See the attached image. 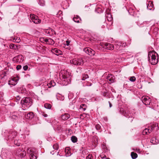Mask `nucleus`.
Wrapping results in <instances>:
<instances>
[{"label": "nucleus", "instance_id": "de8ad7c7", "mask_svg": "<svg viewBox=\"0 0 159 159\" xmlns=\"http://www.w3.org/2000/svg\"><path fill=\"white\" fill-rule=\"evenodd\" d=\"M22 156V157H24L25 156V154H24V153H23Z\"/></svg>", "mask_w": 159, "mask_h": 159}, {"label": "nucleus", "instance_id": "4468645a", "mask_svg": "<svg viewBox=\"0 0 159 159\" xmlns=\"http://www.w3.org/2000/svg\"><path fill=\"white\" fill-rule=\"evenodd\" d=\"M107 79L111 83L114 82V79L113 76L111 75L108 76L107 77Z\"/></svg>", "mask_w": 159, "mask_h": 159}, {"label": "nucleus", "instance_id": "c03bdc74", "mask_svg": "<svg viewBox=\"0 0 159 159\" xmlns=\"http://www.w3.org/2000/svg\"><path fill=\"white\" fill-rule=\"evenodd\" d=\"M123 111V114L125 116H127V115H126L125 114V113H126V112L125 111V112L123 110H122Z\"/></svg>", "mask_w": 159, "mask_h": 159}, {"label": "nucleus", "instance_id": "c9c22d12", "mask_svg": "<svg viewBox=\"0 0 159 159\" xmlns=\"http://www.w3.org/2000/svg\"><path fill=\"white\" fill-rule=\"evenodd\" d=\"M21 68V65H18L16 66V69L17 70H20Z\"/></svg>", "mask_w": 159, "mask_h": 159}, {"label": "nucleus", "instance_id": "aec40b11", "mask_svg": "<svg viewBox=\"0 0 159 159\" xmlns=\"http://www.w3.org/2000/svg\"><path fill=\"white\" fill-rule=\"evenodd\" d=\"M71 139L72 141L74 143L76 142L77 141V138L74 136H72L71 137Z\"/></svg>", "mask_w": 159, "mask_h": 159}, {"label": "nucleus", "instance_id": "ddd939ff", "mask_svg": "<svg viewBox=\"0 0 159 159\" xmlns=\"http://www.w3.org/2000/svg\"><path fill=\"white\" fill-rule=\"evenodd\" d=\"M73 19L75 22L78 23H80V21L81 20L80 17L78 16H75Z\"/></svg>", "mask_w": 159, "mask_h": 159}, {"label": "nucleus", "instance_id": "423d86ee", "mask_svg": "<svg viewBox=\"0 0 159 159\" xmlns=\"http://www.w3.org/2000/svg\"><path fill=\"white\" fill-rule=\"evenodd\" d=\"M24 57L22 55H19L14 57L13 61L16 62H21L23 60Z\"/></svg>", "mask_w": 159, "mask_h": 159}, {"label": "nucleus", "instance_id": "6e6d98bb", "mask_svg": "<svg viewBox=\"0 0 159 159\" xmlns=\"http://www.w3.org/2000/svg\"><path fill=\"white\" fill-rule=\"evenodd\" d=\"M104 146H105V145H103V148H104Z\"/></svg>", "mask_w": 159, "mask_h": 159}, {"label": "nucleus", "instance_id": "5701e85b", "mask_svg": "<svg viewBox=\"0 0 159 159\" xmlns=\"http://www.w3.org/2000/svg\"><path fill=\"white\" fill-rule=\"evenodd\" d=\"M44 107L46 108L50 109L51 108L52 106L50 104L45 103L44 105Z\"/></svg>", "mask_w": 159, "mask_h": 159}, {"label": "nucleus", "instance_id": "09e8293b", "mask_svg": "<svg viewBox=\"0 0 159 159\" xmlns=\"http://www.w3.org/2000/svg\"><path fill=\"white\" fill-rule=\"evenodd\" d=\"M106 158V156H104L103 157V158Z\"/></svg>", "mask_w": 159, "mask_h": 159}, {"label": "nucleus", "instance_id": "0eeeda50", "mask_svg": "<svg viewBox=\"0 0 159 159\" xmlns=\"http://www.w3.org/2000/svg\"><path fill=\"white\" fill-rule=\"evenodd\" d=\"M102 47L107 49L112 50L114 49V46L112 44L106 43L102 45Z\"/></svg>", "mask_w": 159, "mask_h": 159}, {"label": "nucleus", "instance_id": "f257e3e1", "mask_svg": "<svg viewBox=\"0 0 159 159\" xmlns=\"http://www.w3.org/2000/svg\"><path fill=\"white\" fill-rule=\"evenodd\" d=\"M21 104L23 109V107L24 108V106H26L28 108H29L32 104V99L30 97L23 98L21 101Z\"/></svg>", "mask_w": 159, "mask_h": 159}, {"label": "nucleus", "instance_id": "cd10ccee", "mask_svg": "<svg viewBox=\"0 0 159 159\" xmlns=\"http://www.w3.org/2000/svg\"><path fill=\"white\" fill-rule=\"evenodd\" d=\"M157 125H158L157 123L153 124L151 126V129L150 130H151L152 131L154 129V128L155 127L157 126Z\"/></svg>", "mask_w": 159, "mask_h": 159}, {"label": "nucleus", "instance_id": "bb28decb", "mask_svg": "<svg viewBox=\"0 0 159 159\" xmlns=\"http://www.w3.org/2000/svg\"><path fill=\"white\" fill-rule=\"evenodd\" d=\"M53 148L55 150H58L59 148L58 144L56 143L53 146Z\"/></svg>", "mask_w": 159, "mask_h": 159}, {"label": "nucleus", "instance_id": "c756f323", "mask_svg": "<svg viewBox=\"0 0 159 159\" xmlns=\"http://www.w3.org/2000/svg\"><path fill=\"white\" fill-rule=\"evenodd\" d=\"M93 157L92 154H89L86 157V159H93Z\"/></svg>", "mask_w": 159, "mask_h": 159}, {"label": "nucleus", "instance_id": "393cba45", "mask_svg": "<svg viewBox=\"0 0 159 159\" xmlns=\"http://www.w3.org/2000/svg\"><path fill=\"white\" fill-rule=\"evenodd\" d=\"M82 109V111H85L86 109V105L85 104H82L80 106V109Z\"/></svg>", "mask_w": 159, "mask_h": 159}, {"label": "nucleus", "instance_id": "6ab92c4d", "mask_svg": "<svg viewBox=\"0 0 159 159\" xmlns=\"http://www.w3.org/2000/svg\"><path fill=\"white\" fill-rule=\"evenodd\" d=\"M77 58H75L71 60L70 61V63L74 65H76V64H77L76 63L77 62Z\"/></svg>", "mask_w": 159, "mask_h": 159}, {"label": "nucleus", "instance_id": "3c124183", "mask_svg": "<svg viewBox=\"0 0 159 159\" xmlns=\"http://www.w3.org/2000/svg\"><path fill=\"white\" fill-rule=\"evenodd\" d=\"M12 133H13V134H15V132H12Z\"/></svg>", "mask_w": 159, "mask_h": 159}, {"label": "nucleus", "instance_id": "37998d69", "mask_svg": "<svg viewBox=\"0 0 159 159\" xmlns=\"http://www.w3.org/2000/svg\"><path fill=\"white\" fill-rule=\"evenodd\" d=\"M2 74H3L4 76L6 75V73L5 72L3 71V72L2 73Z\"/></svg>", "mask_w": 159, "mask_h": 159}, {"label": "nucleus", "instance_id": "b1692460", "mask_svg": "<svg viewBox=\"0 0 159 159\" xmlns=\"http://www.w3.org/2000/svg\"><path fill=\"white\" fill-rule=\"evenodd\" d=\"M10 80H13V81H15L16 82H17L19 80V78L17 76L16 77L12 76Z\"/></svg>", "mask_w": 159, "mask_h": 159}, {"label": "nucleus", "instance_id": "7ed1b4c3", "mask_svg": "<svg viewBox=\"0 0 159 159\" xmlns=\"http://www.w3.org/2000/svg\"><path fill=\"white\" fill-rule=\"evenodd\" d=\"M84 51L86 53L91 56H94L95 53V52L94 51L89 48H84Z\"/></svg>", "mask_w": 159, "mask_h": 159}, {"label": "nucleus", "instance_id": "7c9ffc66", "mask_svg": "<svg viewBox=\"0 0 159 159\" xmlns=\"http://www.w3.org/2000/svg\"><path fill=\"white\" fill-rule=\"evenodd\" d=\"M37 157L36 156L31 154H30V159H36Z\"/></svg>", "mask_w": 159, "mask_h": 159}, {"label": "nucleus", "instance_id": "a211bd4d", "mask_svg": "<svg viewBox=\"0 0 159 159\" xmlns=\"http://www.w3.org/2000/svg\"><path fill=\"white\" fill-rule=\"evenodd\" d=\"M17 82H16L13 80H10L9 81V85H15L17 84Z\"/></svg>", "mask_w": 159, "mask_h": 159}, {"label": "nucleus", "instance_id": "2f4dec72", "mask_svg": "<svg viewBox=\"0 0 159 159\" xmlns=\"http://www.w3.org/2000/svg\"><path fill=\"white\" fill-rule=\"evenodd\" d=\"M95 128L97 130H99L101 128V126L97 124L95 125Z\"/></svg>", "mask_w": 159, "mask_h": 159}, {"label": "nucleus", "instance_id": "2eb2a0df", "mask_svg": "<svg viewBox=\"0 0 159 159\" xmlns=\"http://www.w3.org/2000/svg\"><path fill=\"white\" fill-rule=\"evenodd\" d=\"M76 65H80L83 64V61L81 58H77Z\"/></svg>", "mask_w": 159, "mask_h": 159}, {"label": "nucleus", "instance_id": "a19ab883", "mask_svg": "<svg viewBox=\"0 0 159 159\" xmlns=\"http://www.w3.org/2000/svg\"><path fill=\"white\" fill-rule=\"evenodd\" d=\"M43 115L44 117H47L48 116V115L47 114H45L44 113H43Z\"/></svg>", "mask_w": 159, "mask_h": 159}, {"label": "nucleus", "instance_id": "4be33fe9", "mask_svg": "<svg viewBox=\"0 0 159 159\" xmlns=\"http://www.w3.org/2000/svg\"><path fill=\"white\" fill-rule=\"evenodd\" d=\"M107 20L109 21H111L113 20V18L112 17L111 15L110 14H108V15L107 16Z\"/></svg>", "mask_w": 159, "mask_h": 159}, {"label": "nucleus", "instance_id": "a878e982", "mask_svg": "<svg viewBox=\"0 0 159 159\" xmlns=\"http://www.w3.org/2000/svg\"><path fill=\"white\" fill-rule=\"evenodd\" d=\"M14 114L12 116L11 118L13 119L16 120L18 118V116L16 114V112H14Z\"/></svg>", "mask_w": 159, "mask_h": 159}, {"label": "nucleus", "instance_id": "9b49d317", "mask_svg": "<svg viewBox=\"0 0 159 159\" xmlns=\"http://www.w3.org/2000/svg\"><path fill=\"white\" fill-rule=\"evenodd\" d=\"M152 132V130H150L149 129H148L147 128L145 129L142 132V134L143 135H145L148 134V133H150Z\"/></svg>", "mask_w": 159, "mask_h": 159}, {"label": "nucleus", "instance_id": "603ef678", "mask_svg": "<svg viewBox=\"0 0 159 159\" xmlns=\"http://www.w3.org/2000/svg\"><path fill=\"white\" fill-rule=\"evenodd\" d=\"M10 136L11 137H12L14 138V136H12H12H11V135H10Z\"/></svg>", "mask_w": 159, "mask_h": 159}, {"label": "nucleus", "instance_id": "39448f33", "mask_svg": "<svg viewBox=\"0 0 159 159\" xmlns=\"http://www.w3.org/2000/svg\"><path fill=\"white\" fill-rule=\"evenodd\" d=\"M151 56V59L152 62H151V64L153 65H154L156 64L158 62V60L156 59V56L155 54H152L151 55V54L149 53L148 55V59L150 60V57Z\"/></svg>", "mask_w": 159, "mask_h": 159}, {"label": "nucleus", "instance_id": "ea45409f", "mask_svg": "<svg viewBox=\"0 0 159 159\" xmlns=\"http://www.w3.org/2000/svg\"><path fill=\"white\" fill-rule=\"evenodd\" d=\"M66 42L67 46H68L69 45L70 42L68 40H66Z\"/></svg>", "mask_w": 159, "mask_h": 159}, {"label": "nucleus", "instance_id": "a18cd8bd", "mask_svg": "<svg viewBox=\"0 0 159 159\" xmlns=\"http://www.w3.org/2000/svg\"><path fill=\"white\" fill-rule=\"evenodd\" d=\"M107 93L106 92H104L103 93V95L104 96H105L106 95Z\"/></svg>", "mask_w": 159, "mask_h": 159}, {"label": "nucleus", "instance_id": "79ce46f5", "mask_svg": "<svg viewBox=\"0 0 159 159\" xmlns=\"http://www.w3.org/2000/svg\"><path fill=\"white\" fill-rule=\"evenodd\" d=\"M108 103H109V107H111L112 106V105L111 103V102L110 101L108 102Z\"/></svg>", "mask_w": 159, "mask_h": 159}, {"label": "nucleus", "instance_id": "f704fd0d", "mask_svg": "<svg viewBox=\"0 0 159 159\" xmlns=\"http://www.w3.org/2000/svg\"><path fill=\"white\" fill-rule=\"evenodd\" d=\"M15 45L13 44H11L10 45V48L11 49H14L15 48Z\"/></svg>", "mask_w": 159, "mask_h": 159}, {"label": "nucleus", "instance_id": "6e6552de", "mask_svg": "<svg viewBox=\"0 0 159 159\" xmlns=\"http://www.w3.org/2000/svg\"><path fill=\"white\" fill-rule=\"evenodd\" d=\"M142 101L145 105H149L151 102V99L148 97L142 98Z\"/></svg>", "mask_w": 159, "mask_h": 159}, {"label": "nucleus", "instance_id": "4d7b16f0", "mask_svg": "<svg viewBox=\"0 0 159 159\" xmlns=\"http://www.w3.org/2000/svg\"><path fill=\"white\" fill-rule=\"evenodd\" d=\"M60 12H61V13H62V12L61 11H60Z\"/></svg>", "mask_w": 159, "mask_h": 159}, {"label": "nucleus", "instance_id": "f03ea898", "mask_svg": "<svg viewBox=\"0 0 159 159\" xmlns=\"http://www.w3.org/2000/svg\"><path fill=\"white\" fill-rule=\"evenodd\" d=\"M30 18L32 21L35 24H38L41 23V20L39 19L38 16L34 15H31L30 16Z\"/></svg>", "mask_w": 159, "mask_h": 159}, {"label": "nucleus", "instance_id": "473e14b6", "mask_svg": "<svg viewBox=\"0 0 159 159\" xmlns=\"http://www.w3.org/2000/svg\"><path fill=\"white\" fill-rule=\"evenodd\" d=\"M20 98L19 96H18L15 98V100L16 102H18L20 100Z\"/></svg>", "mask_w": 159, "mask_h": 159}, {"label": "nucleus", "instance_id": "49530a36", "mask_svg": "<svg viewBox=\"0 0 159 159\" xmlns=\"http://www.w3.org/2000/svg\"><path fill=\"white\" fill-rule=\"evenodd\" d=\"M63 78L64 79L66 78V75H63Z\"/></svg>", "mask_w": 159, "mask_h": 159}, {"label": "nucleus", "instance_id": "5fc2aeb1", "mask_svg": "<svg viewBox=\"0 0 159 159\" xmlns=\"http://www.w3.org/2000/svg\"><path fill=\"white\" fill-rule=\"evenodd\" d=\"M107 159H110L109 158H107Z\"/></svg>", "mask_w": 159, "mask_h": 159}, {"label": "nucleus", "instance_id": "f3484780", "mask_svg": "<svg viewBox=\"0 0 159 159\" xmlns=\"http://www.w3.org/2000/svg\"><path fill=\"white\" fill-rule=\"evenodd\" d=\"M55 85V83L53 81H51L47 84L48 88H50L52 86H54Z\"/></svg>", "mask_w": 159, "mask_h": 159}, {"label": "nucleus", "instance_id": "72a5a7b5", "mask_svg": "<svg viewBox=\"0 0 159 159\" xmlns=\"http://www.w3.org/2000/svg\"><path fill=\"white\" fill-rule=\"evenodd\" d=\"M46 32L48 33V34H49L50 35H53V33H51L50 32V30H49V29L48 30H47L46 31Z\"/></svg>", "mask_w": 159, "mask_h": 159}, {"label": "nucleus", "instance_id": "e433bc0d", "mask_svg": "<svg viewBox=\"0 0 159 159\" xmlns=\"http://www.w3.org/2000/svg\"><path fill=\"white\" fill-rule=\"evenodd\" d=\"M28 68V66L27 65H25L23 66V68L25 70H27Z\"/></svg>", "mask_w": 159, "mask_h": 159}, {"label": "nucleus", "instance_id": "dca6fc26", "mask_svg": "<svg viewBox=\"0 0 159 159\" xmlns=\"http://www.w3.org/2000/svg\"><path fill=\"white\" fill-rule=\"evenodd\" d=\"M131 156L132 158L133 159L136 158L138 157L137 154L134 152H131Z\"/></svg>", "mask_w": 159, "mask_h": 159}, {"label": "nucleus", "instance_id": "58836bf2", "mask_svg": "<svg viewBox=\"0 0 159 159\" xmlns=\"http://www.w3.org/2000/svg\"><path fill=\"white\" fill-rule=\"evenodd\" d=\"M42 39L44 40V41L46 42H47L48 41V39H44V38H41L40 40H41Z\"/></svg>", "mask_w": 159, "mask_h": 159}, {"label": "nucleus", "instance_id": "9d476101", "mask_svg": "<svg viewBox=\"0 0 159 159\" xmlns=\"http://www.w3.org/2000/svg\"><path fill=\"white\" fill-rule=\"evenodd\" d=\"M34 116V113L32 112H30L27 114L26 117L27 119H31Z\"/></svg>", "mask_w": 159, "mask_h": 159}, {"label": "nucleus", "instance_id": "1a4fd4ad", "mask_svg": "<svg viewBox=\"0 0 159 159\" xmlns=\"http://www.w3.org/2000/svg\"><path fill=\"white\" fill-rule=\"evenodd\" d=\"M51 52L56 55L58 56L62 54V52L57 48L52 49L51 50Z\"/></svg>", "mask_w": 159, "mask_h": 159}, {"label": "nucleus", "instance_id": "c85d7f7f", "mask_svg": "<svg viewBox=\"0 0 159 159\" xmlns=\"http://www.w3.org/2000/svg\"><path fill=\"white\" fill-rule=\"evenodd\" d=\"M129 80L132 82H134L136 80V78L134 76H132L130 78Z\"/></svg>", "mask_w": 159, "mask_h": 159}, {"label": "nucleus", "instance_id": "f8f14e48", "mask_svg": "<svg viewBox=\"0 0 159 159\" xmlns=\"http://www.w3.org/2000/svg\"><path fill=\"white\" fill-rule=\"evenodd\" d=\"M70 117V115L67 113H65L64 115L61 116V118L63 120H66L68 119Z\"/></svg>", "mask_w": 159, "mask_h": 159}, {"label": "nucleus", "instance_id": "864d4df0", "mask_svg": "<svg viewBox=\"0 0 159 159\" xmlns=\"http://www.w3.org/2000/svg\"><path fill=\"white\" fill-rule=\"evenodd\" d=\"M22 0H18V1H21Z\"/></svg>", "mask_w": 159, "mask_h": 159}, {"label": "nucleus", "instance_id": "8fccbe9b", "mask_svg": "<svg viewBox=\"0 0 159 159\" xmlns=\"http://www.w3.org/2000/svg\"><path fill=\"white\" fill-rule=\"evenodd\" d=\"M149 5H148V7H148V8H149V9H151V8H149Z\"/></svg>", "mask_w": 159, "mask_h": 159}, {"label": "nucleus", "instance_id": "412c9836", "mask_svg": "<svg viewBox=\"0 0 159 159\" xmlns=\"http://www.w3.org/2000/svg\"><path fill=\"white\" fill-rule=\"evenodd\" d=\"M89 77V76L86 73H84L83 74L82 80H84L88 78Z\"/></svg>", "mask_w": 159, "mask_h": 159}, {"label": "nucleus", "instance_id": "4c0bfd02", "mask_svg": "<svg viewBox=\"0 0 159 159\" xmlns=\"http://www.w3.org/2000/svg\"><path fill=\"white\" fill-rule=\"evenodd\" d=\"M49 30H50V32L51 33H54V34H56V33L55 32V31H54L53 30L51 29H49Z\"/></svg>", "mask_w": 159, "mask_h": 159}, {"label": "nucleus", "instance_id": "20e7f679", "mask_svg": "<svg viewBox=\"0 0 159 159\" xmlns=\"http://www.w3.org/2000/svg\"><path fill=\"white\" fill-rule=\"evenodd\" d=\"M84 51L86 53L91 56H94L95 53V52L94 51L89 48H84Z\"/></svg>", "mask_w": 159, "mask_h": 159}]
</instances>
